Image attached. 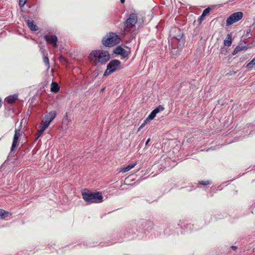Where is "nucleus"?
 Wrapping results in <instances>:
<instances>
[{
  "instance_id": "9d476101",
  "label": "nucleus",
  "mask_w": 255,
  "mask_h": 255,
  "mask_svg": "<svg viewBox=\"0 0 255 255\" xmlns=\"http://www.w3.org/2000/svg\"><path fill=\"white\" fill-rule=\"evenodd\" d=\"M45 40L48 43L51 44L53 47H57V37L55 35H45L44 36Z\"/></svg>"
},
{
  "instance_id": "ddd939ff",
  "label": "nucleus",
  "mask_w": 255,
  "mask_h": 255,
  "mask_svg": "<svg viewBox=\"0 0 255 255\" xmlns=\"http://www.w3.org/2000/svg\"><path fill=\"white\" fill-rule=\"evenodd\" d=\"M26 23L28 27L32 31H36L38 29V26L34 24L33 20L28 19L26 20Z\"/></svg>"
},
{
  "instance_id": "473e14b6",
  "label": "nucleus",
  "mask_w": 255,
  "mask_h": 255,
  "mask_svg": "<svg viewBox=\"0 0 255 255\" xmlns=\"http://www.w3.org/2000/svg\"><path fill=\"white\" fill-rule=\"evenodd\" d=\"M120 1L122 3H124L125 2V0H120Z\"/></svg>"
},
{
  "instance_id": "423d86ee",
  "label": "nucleus",
  "mask_w": 255,
  "mask_h": 255,
  "mask_svg": "<svg viewBox=\"0 0 255 255\" xmlns=\"http://www.w3.org/2000/svg\"><path fill=\"white\" fill-rule=\"evenodd\" d=\"M137 21V15L136 13H131L129 15L124 23L125 31L129 32L135 26Z\"/></svg>"
},
{
  "instance_id": "f8f14e48",
  "label": "nucleus",
  "mask_w": 255,
  "mask_h": 255,
  "mask_svg": "<svg viewBox=\"0 0 255 255\" xmlns=\"http://www.w3.org/2000/svg\"><path fill=\"white\" fill-rule=\"evenodd\" d=\"M114 53L122 56L123 58H126L128 56V52L120 46H117L114 49Z\"/></svg>"
},
{
  "instance_id": "0eeeda50",
  "label": "nucleus",
  "mask_w": 255,
  "mask_h": 255,
  "mask_svg": "<svg viewBox=\"0 0 255 255\" xmlns=\"http://www.w3.org/2000/svg\"><path fill=\"white\" fill-rule=\"evenodd\" d=\"M121 65V62L119 60L114 59L111 60L107 65V69L104 73V76H109L116 71Z\"/></svg>"
},
{
  "instance_id": "72a5a7b5",
  "label": "nucleus",
  "mask_w": 255,
  "mask_h": 255,
  "mask_svg": "<svg viewBox=\"0 0 255 255\" xmlns=\"http://www.w3.org/2000/svg\"><path fill=\"white\" fill-rule=\"evenodd\" d=\"M1 100L0 99V108H1Z\"/></svg>"
},
{
  "instance_id": "7ed1b4c3",
  "label": "nucleus",
  "mask_w": 255,
  "mask_h": 255,
  "mask_svg": "<svg viewBox=\"0 0 255 255\" xmlns=\"http://www.w3.org/2000/svg\"><path fill=\"white\" fill-rule=\"evenodd\" d=\"M120 36L114 32H111L102 39V44L106 47H113L120 43Z\"/></svg>"
},
{
  "instance_id": "b1692460",
  "label": "nucleus",
  "mask_w": 255,
  "mask_h": 255,
  "mask_svg": "<svg viewBox=\"0 0 255 255\" xmlns=\"http://www.w3.org/2000/svg\"><path fill=\"white\" fill-rule=\"evenodd\" d=\"M156 114L152 111L146 119L147 121L153 120L156 116Z\"/></svg>"
},
{
  "instance_id": "a211bd4d",
  "label": "nucleus",
  "mask_w": 255,
  "mask_h": 255,
  "mask_svg": "<svg viewBox=\"0 0 255 255\" xmlns=\"http://www.w3.org/2000/svg\"><path fill=\"white\" fill-rule=\"evenodd\" d=\"M232 34H228L226 39L224 40V43L226 46H230L232 44Z\"/></svg>"
},
{
  "instance_id": "412c9836",
  "label": "nucleus",
  "mask_w": 255,
  "mask_h": 255,
  "mask_svg": "<svg viewBox=\"0 0 255 255\" xmlns=\"http://www.w3.org/2000/svg\"><path fill=\"white\" fill-rule=\"evenodd\" d=\"M40 129L38 131V134L37 137V138H38L44 132V131L45 130V129L47 128L46 126H44V125H42L41 124L40 126Z\"/></svg>"
},
{
  "instance_id": "2f4dec72",
  "label": "nucleus",
  "mask_w": 255,
  "mask_h": 255,
  "mask_svg": "<svg viewBox=\"0 0 255 255\" xmlns=\"http://www.w3.org/2000/svg\"><path fill=\"white\" fill-rule=\"evenodd\" d=\"M60 60H64V59H65V58H64V57L63 56H60Z\"/></svg>"
},
{
  "instance_id": "9b49d317",
  "label": "nucleus",
  "mask_w": 255,
  "mask_h": 255,
  "mask_svg": "<svg viewBox=\"0 0 255 255\" xmlns=\"http://www.w3.org/2000/svg\"><path fill=\"white\" fill-rule=\"evenodd\" d=\"M21 129L20 128L15 129V133L14 134V136L13 138L12 143L11 145V147L10 148V151H12L13 150L14 148L17 144L18 138L20 135Z\"/></svg>"
},
{
  "instance_id": "cd10ccee",
  "label": "nucleus",
  "mask_w": 255,
  "mask_h": 255,
  "mask_svg": "<svg viewBox=\"0 0 255 255\" xmlns=\"http://www.w3.org/2000/svg\"><path fill=\"white\" fill-rule=\"evenodd\" d=\"M147 122H148V121H147L146 120H145L144 121L143 123H142V124H141V125L139 127V128H138V130H139L140 129H141L142 128H143L144 127V126L146 125V124L147 123Z\"/></svg>"
},
{
  "instance_id": "20e7f679",
  "label": "nucleus",
  "mask_w": 255,
  "mask_h": 255,
  "mask_svg": "<svg viewBox=\"0 0 255 255\" xmlns=\"http://www.w3.org/2000/svg\"><path fill=\"white\" fill-rule=\"evenodd\" d=\"M136 230L138 232L145 233L149 232L153 228L154 224L152 222L144 219H140L136 223Z\"/></svg>"
},
{
  "instance_id": "a878e982",
  "label": "nucleus",
  "mask_w": 255,
  "mask_h": 255,
  "mask_svg": "<svg viewBox=\"0 0 255 255\" xmlns=\"http://www.w3.org/2000/svg\"><path fill=\"white\" fill-rule=\"evenodd\" d=\"M211 10V8L210 7H207L206 8H205L203 12H202V16H205L208 13H209V12Z\"/></svg>"
},
{
  "instance_id": "f03ea898",
  "label": "nucleus",
  "mask_w": 255,
  "mask_h": 255,
  "mask_svg": "<svg viewBox=\"0 0 255 255\" xmlns=\"http://www.w3.org/2000/svg\"><path fill=\"white\" fill-rule=\"evenodd\" d=\"M89 58L90 60L96 59L95 61L96 64H105L109 61L110 55L107 51L93 50L90 53Z\"/></svg>"
},
{
  "instance_id": "5701e85b",
  "label": "nucleus",
  "mask_w": 255,
  "mask_h": 255,
  "mask_svg": "<svg viewBox=\"0 0 255 255\" xmlns=\"http://www.w3.org/2000/svg\"><path fill=\"white\" fill-rule=\"evenodd\" d=\"M164 110V108L161 106L159 105L157 107L155 108L153 111L156 114H158L159 112L162 111Z\"/></svg>"
},
{
  "instance_id": "f704fd0d",
  "label": "nucleus",
  "mask_w": 255,
  "mask_h": 255,
  "mask_svg": "<svg viewBox=\"0 0 255 255\" xmlns=\"http://www.w3.org/2000/svg\"><path fill=\"white\" fill-rule=\"evenodd\" d=\"M105 88H103L102 90V91H103L104 90Z\"/></svg>"
},
{
  "instance_id": "dca6fc26",
  "label": "nucleus",
  "mask_w": 255,
  "mask_h": 255,
  "mask_svg": "<svg viewBox=\"0 0 255 255\" xmlns=\"http://www.w3.org/2000/svg\"><path fill=\"white\" fill-rule=\"evenodd\" d=\"M17 99V95L16 94H14L12 96H8L6 98L5 101L8 104H11L13 103Z\"/></svg>"
},
{
  "instance_id": "4be33fe9",
  "label": "nucleus",
  "mask_w": 255,
  "mask_h": 255,
  "mask_svg": "<svg viewBox=\"0 0 255 255\" xmlns=\"http://www.w3.org/2000/svg\"><path fill=\"white\" fill-rule=\"evenodd\" d=\"M255 66V57L247 65V68L250 69H253L254 66Z\"/></svg>"
},
{
  "instance_id": "bb28decb",
  "label": "nucleus",
  "mask_w": 255,
  "mask_h": 255,
  "mask_svg": "<svg viewBox=\"0 0 255 255\" xmlns=\"http://www.w3.org/2000/svg\"><path fill=\"white\" fill-rule=\"evenodd\" d=\"M27 0H19V6L20 7H23L24 4L27 2Z\"/></svg>"
},
{
  "instance_id": "1a4fd4ad",
  "label": "nucleus",
  "mask_w": 255,
  "mask_h": 255,
  "mask_svg": "<svg viewBox=\"0 0 255 255\" xmlns=\"http://www.w3.org/2000/svg\"><path fill=\"white\" fill-rule=\"evenodd\" d=\"M56 116V112L54 111H51L44 116L41 124L48 127L49 124L55 118Z\"/></svg>"
},
{
  "instance_id": "c756f323",
  "label": "nucleus",
  "mask_w": 255,
  "mask_h": 255,
  "mask_svg": "<svg viewBox=\"0 0 255 255\" xmlns=\"http://www.w3.org/2000/svg\"><path fill=\"white\" fill-rule=\"evenodd\" d=\"M231 248L234 251L237 249V247L235 246H232Z\"/></svg>"
},
{
  "instance_id": "aec40b11",
  "label": "nucleus",
  "mask_w": 255,
  "mask_h": 255,
  "mask_svg": "<svg viewBox=\"0 0 255 255\" xmlns=\"http://www.w3.org/2000/svg\"><path fill=\"white\" fill-rule=\"evenodd\" d=\"M136 165V163H133V164H130L126 166V167L123 168L121 170V171L123 172H126L129 170H130L131 168H133L135 165Z\"/></svg>"
},
{
  "instance_id": "4468645a",
  "label": "nucleus",
  "mask_w": 255,
  "mask_h": 255,
  "mask_svg": "<svg viewBox=\"0 0 255 255\" xmlns=\"http://www.w3.org/2000/svg\"><path fill=\"white\" fill-rule=\"evenodd\" d=\"M40 50L43 55V62L45 63L46 65L47 66V67L49 68L50 65H49V58L47 56V53H46V52H45V50L43 48H42V47H40Z\"/></svg>"
},
{
  "instance_id": "c85d7f7f",
  "label": "nucleus",
  "mask_w": 255,
  "mask_h": 255,
  "mask_svg": "<svg viewBox=\"0 0 255 255\" xmlns=\"http://www.w3.org/2000/svg\"><path fill=\"white\" fill-rule=\"evenodd\" d=\"M204 17L205 16H202V14L199 18L200 22H201L204 19Z\"/></svg>"
},
{
  "instance_id": "6ab92c4d",
  "label": "nucleus",
  "mask_w": 255,
  "mask_h": 255,
  "mask_svg": "<svg viewBox=\"0 0 255 255\" xmlns=\"http://www.w3.org/2000/svg\"><path fill=\"white\" fill-rule=\"evenodd\" d=\"M60 89V87L58 84L56 83L52 82L51 86V91L53 92L56 93Z\"/></svg>"
},
{
  "instance_id": "f257e3e1",
  "label": "nucleus",
  "mask_w": 255,
  "mask_h": 255,
  "mask_svg": "<svg viewBox=\"0 0 255 255\" xmlns=\"http://www.w3.org/2000/svg\"><path fill=\"white\" fill-rule=\"evenodd\" d=\"M82 196L84 201L88 204L101 203L103 196L99 192H93L87 189H84L82 192Z\"/></svg>"
},
{
  "instance_id": "7c9ffc66",
  "label": "nucleus",
  "mask_w": 255,
  "mask_h": 255,
  "mask_svg": "<svg viewBox=\"0 0 255 255\" xmlns=\"http://www.w3.org/2000/svg\"><path fill=\"white\" fill-rule=\"evenodd\" d=\"M150 141V138H148L145 142V144L147 145L148 144V143Z\"/></svg>"
},
{
  "instance_id": "39448f33",
  "label": "nucleus",
  "mask_w": 255,
  "mask_h": 255,
  "mask_svg": "<svg viewBox=\"0 0 255 255\" xmlns=\"http://www.w3.org/2000/svg\"><path fill=\"white\" fill-rule=\"evenodd\" d=\"M183 35V32L179 28H174L171 31L170 36L173 40L175 39L178 41L177 48L178 49L181 48L184 45V41L182 39Z\"/></svg>"
},
{
  "instance_id": "6e6552de",
  "label": "nucleus",
  "mask_w": 255,
  "mask_h": 255,
  "mask_svg": "<svg viewBox=\"0 0 255 255\" xmlns=\"http://www.w3.org/2000/svg\"><path fill=\"white\" fill-rule=\"evenodd\" d=\"M243 13L241 11L232 13L226 20V26H229L234 23L239 21L243 17Z\"/></svg>"
},
{
  "instance_id": "f3484780",
  "label": "nucleus",
  "mask_w": 255,
  "mask_h": 255,
  "mask_svg": "<svg viewBox=\"0 0 255 255\" xmlns=\"http://www.w3.org/2000/svg\"><path fill=\"white\" fill-rule=\"evenodd\" d=\"M11 214L8 212L0 209V219H4L6 218L10 217Z\"/></svg>"
},
{
  "instance_id": "2eb2a0df",
  "label": "nucleus",
  "mask_w": 255,
  "mask_h": 255,
  "mask_svg": "<svg viewBox=\"0 0 255 255\" xmlns=\"http://www.w3.org/2000/svg\"><path fill=\"white\" fill-rule=\"evenodd\" d=\"M248 48L247 46H241V45H238L236 46L235 49L234 50L232 54L233 55H236L239 52L242 51V50H246Z\"/></svg>"
},
{
  "instance_id": "393cba45",
  "label": "nucleus",
  "mask_w": 255,
  "mask_h": 255,
  "mask_svg": "<svg viewBox=\"0 0 255 255\" xmlns=\"http://www.w3.org/2000/svg\"><path fill=\"white\" fill-rule=\"evenodd\" d=\"M199 184L203 185H210L212 184V182L211 181L207 180V181H199Z\"/></svg>"
}]
</instances>
